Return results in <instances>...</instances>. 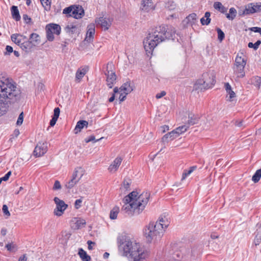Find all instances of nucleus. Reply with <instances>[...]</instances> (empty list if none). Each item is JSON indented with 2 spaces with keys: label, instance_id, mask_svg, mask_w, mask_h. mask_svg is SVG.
Wrapping results in <instances>:
<instances>
[{
  "label": "nucleus",
  "instance_id": "f257e3e1",
  "mask_svg": "<svg viewBox=\"0 0 261 261\" xmlns=\"http://www.w3.org/2000/svg\"><path fill=\"white\" fill-rule=\"evenodd\" d=\"M21 91L11 79L0 74V116L8 110L9 106L18 100Z\"/></svg>",
  "mask_w": 261,
  "mask_h": 261
},
{
  "label": "nucleus",
  "instance_id": "f03ea898",
  "mask_svg": "<svg viewBox=\"0 0 261 261\" xmlns=\"http://www.w3.org/2000/svg\"><path fill=\"white\" fill-rule=\"evenodd\" d=\"M175 31L172 26L162 25L152 28L143 41L146 51L152 53L160 43L167 39H174Z\"/></svg>",
  "mask_w": 261,
  "mask_h": 261
},
{
  "label": "nucleus",
  "instance_id": "7ed1b4c3",
  "mask_svg": "<svg viewBox=\"0 0 261 261\" xmlns=\"http://www.w3.org/2000/svg\"><path fill=\"white\" fill-rule=\"evenodd\" d=\"M149 197L148 192H143L139 195L138 192L133 191L123 198L121 211L129 216L139 215L147 205Z\"/></svg>",
  "mask_w": 261,
  "mask_h": 261
},
{
  "label": "nucleus",
  "instance_id": "20e7f679",
  "mask_svg": "<svg viewBox=\"0 0 261 261\" xmlns=\"http://www.w3.org/2000/svg\"><path fill=\"white\" fill-rule=\"evenodd\" d=\"M119 244V250L122 252V255L127 257L130 261H141L149 255V252L144 246L135 240L122 238Z\"/></svg>",
  "mask_w": 261,
  "mask_h": 261
},
{
  "label": "nucleus",
  "instance_id": "39448f33",
  "mask_svg": "<svg viewBox=\"0 0 261 261\" xmlns=\"http://www.w3.org/2000/svg\"><path fill=\"white\" fill-rule=\"evenodd\" d=\"M144 232L148 242L155 243L160 240L164 232L162 226L152 222L146 226Z\"/></svg>",
  "mask_w": 261,
  "mask_h": 261
},
{
  "label": "nucleus",
  "instance_id": "423d86ee",
  "mask_svg": "<svg viewBox=\"0 0 261 261\" xmlns=\"http://www.w3.org/2000/svg\"><path fill=\"white\" fill-rule=\"evenodd\" d=\"M215 82V77L213 73H204L202 79L197 80L194 84V89L203 90L210 88L213 86Z\"/></svg>",
  "mask_w": 261,
  "mask_h": 261
},
{
  "label": "nucleus",
  "instance_id": "0eeeda50",
  "mask_svg": "<svg viewBox=\"0 0 261 261\" xmlns=\"http://www.w3.org/2000/svg\"><path fill=\"white\" fill-rule=\"evenodd\" d=\"M63 13L76 19L81 18L84 15V10L80 5H72L66 8L63 10Z\"/></svg>",
  "mask_w": 261,
  "mask_h": 261
},
{
  "label": "nucleus",
  "instance_id": "6e6552de",
  "mask_svg": "<svg viewBox=\"0 0 261 261\" xmlns=\"http://www.w3.org/2000/svg\"><path fill=\"white\" fill-rule=\"evenodd\" d=\"M105 75L107 76V86L112 88L116 80V75L114 71V65L112 63H109L107 64Z\"/></svg>",
  "mask_w": 261,
  "mask_h": 261
},
{
  "label": "nucleus",
  "instance_id": "1a4fd4ad",
  "mask_svg": "<svg viewBox=\"0 0 261 261\" xmlns=\"http://www.w3.org/2000/svg\"><path fill=\"white\" fill-rule=\"evenodd\" d=\"M54 201L56 205V208L54 210V214L58 217L61 216L67 209L68 205L57 197L54 198Z\"/></svg>",
  "mask_w": 261,
  "mask_h": 261
},
{
  "label": "nucleus",
  "instance_id": "9d476101",
  "mask_svg": "<svg viewBox=\"0 0 261 261\" xmlns=\"http://www.w3.org/2000/svg\"><path fill=\"white\" fill-rule=\"evenodd\" d=\"M47 151V143L46 142H39L35 148L34 154L36 157H40L44 155Z\"/></svg>",
  "mask_w": 261,
  "mask_h": 261
},
{
  "label": "nucleus",
  "instance_id": "9b49d317",
  "mask_svg": "<svg viewBox=\"0 0 261 261\" xmlns=\"http://www.w3.org/2000/svg\"><path fill=\"white\" fill-rule=\"evenodd\" d=\"M261 11V5L256 3H250L246 6L244 14H250Z\"/></svg>",
  "mask_w": 261,
  "mask_h": 261
},
{
  "label": "nucleus",
  "instance_id": "f8f14e48",
  "mask_svg": "<svg viewBox=\"0 0 261 261\" xmlns=\"http://www.w3.org/2000/svg\"><path fill=\"white\" fill-rule=\"evenodd\" d=\"M95 27L93 23H91L88 25L87 32L86 36L85 38V41L91 42L93 41V36L95 32Z\"/></svg>",
  "mask_w": 261,
  "mask_h": 261
},
{
  "label": "nucleus",
  "instance_id": "ddd939ff",
  "mask_svg": "<svg viewBox=\"0 0 261 261\" xmlns=\"http://www.w3.org/2000/svg\"><path fill=\"white\" fill-rule=\"evenodd\" d=\"M123 157L118 156H117L113 162V163L110 165L108 168V170L110 172H116L120 165H121Z\"/></svg>",
  "mask_w": 261,
  "mask_h": 261
},
{
  "label": "nucleus",
  "instance_id": "4468645a",
  "mask_svg": "<svg viewBox=\"0 0 261 261\" xmlns=\"http://www.w3.org/2000/svg\"><path fill=\"white\" fill-rule=\"evenodd\" d=\"M95 22L97 24L100 25L105 30H108L111 25V21L109 19L102 17L96 19Z\"/></svg>",
  "mask_w": 261,
  "mask_h": 261
},
{
  "label": "nucleus",
  "instance_id": "2eb2a0df",
  "mask_svg": "<svg viewBox=\"0 0 261 261\" xmlns=\"http://www.w3.org/2000/svg\"><path fill=\"white\" fill-rule=\"evenodd\" d=\"M246 64V60L245 58V56L244 55L243 53H239L236 58L234 66H245Z\"/></svg>",
  "mask_w": 261,
  "mask_h": 261
},
{
  "label": "nucleus",
  "instance_id": "dca6fc26",
  "mask_svg": "<svg viewBox=\"0 0 261 261\" xmlns=\"http://www.w3.org/2000/svg\"><path fill=\"white\" fill-rule=\"evenodd\" d=\"M65 30L66 32L70 36L73 34H78L79 33V29L78 25L73 24H68L65 28Z\"/></svg>",
  "mask_w": 261,
  "mask_h": 261
},
{
  "label": "nucleus",
  "instance_id": "f3484780",
  "mask_svg": "<svg viewBox=\"0 0 261 261\" xmlns=\"http://www.w3.org/2000/svg\"><path fill=\"white\" fill-rule=\"evenodd\" d=\"M118 89L119 92L123 93V94L126 95L130 93L133 90V88L130 85V82H128L124 83Z\"/></svg>",
  "mask_w": 261,
  "mask_h": 261
},
{
  "label": "nucleus",
  "instance_id": "a211bd4d",
  "mask_svg": "<svg viewBox=\"0 0 261 261\" xmlns=\"http://www.w3.org/2000/svg\"><path fill=\"white\" fill-rule=\"evenodd\" d=\"M72 222H74V225L72 226V228L74 229H79L84 227L86 225V221L84 219L81 218H74Z\"/></svg>",
  "mask_w": 261,
  "mask_h": 261
},
{
  "label": "nucleus",
  "instance_id": "6ab92c4d",
  "mask_svg": "<svg viewBox=\"0 0 261 261\" xmlns=\"http://www.w3.org/2000/svg\"><path fill=\"white\" fill-rule=\"evenodd\" d=\"M155 223H158V224H160L161 226H162L164 231L165 229L169 226L170 222L167 216L165 215H161L160 217L159 220L155 222Z\"/></svg>",
  "mask_w": 261,
  "mask_h": 261
},
{
  "label": "nucleus",
  "instance_id": "aec40b11",
  "mask_svg": "<svg viewBox=\"0 0 261 261\" xmlns=\"http://www.w3.org/2000/svg\"><path fill=\"white\" fill-rule=\"evenodd\" d=\"M88 71L87 67L80 68L76 71L75 74V81L80 82Z\"/></svg>",
  "mask_w": 261,
  "mask_h": 261
},
{
  "label": "nucleus",
  "instance_id": "412c9836",
  "mask_svg": "<svg viewBox=\"0 0 261 261\" xmlns=\"http://www.w3.org/2000/svg\"><path fill=\"white\" fill-rule=\"evenodd\" d=\"M141 9L143 11H148L153 9L152 0H142Z\"/></svg>",
  "mask_w": 261,
  "mask_h": 261
},
{
  "label": "nucleus",
  "instance_id": "4be33fe9",
  "mask_svg": "<svg viewBox=\"0 0 261 261\" xmlns=\"http://www.w3.org/2000/svg\"><path fill=\"white\" fill-rule=\"evenodd\" d=\"M36 44H33L32 41L28 40L27 41H23L20 47L23 50L29 52L31 51L32 48Z\"/></svg>",
  "mask_w": 261,
  "mask_h": 261
},
{
  "label": "nucleus",
  "instance_id": "5701e85b",
  "mask_svg": "<svg viewBox=\"0 0 261 261\" xmlns=\"http://www.w3.org/2000/svg\"><path fill=\"white\" fill-rule=\"evenodd\" d=\"M177 137V135H176L175 132L173 130L171 131V132L165 135L162 140V142H168L170 141L173 140L174 139Z\"/></svg>",
  "mask_w": 261,
  "mask_h": 261
},
{
  "label": "nucleus",
  "instance_id": "b1692460",
  "mask_svg": "<svg viewBox=\"0 0 261 261\" xmlns=\"http://www.w3.org/2000/svg\"><path fill=\"white\" fill-rule=\"evenodd\" d=\"M244 68L245 66H233L234 73L238 77H243L245 76V73L244 71Z\"/></svg>",
  "mask_w": 261,
  "mask_h": 261
},
{
  "label": "nucleus",
  "instance_id": "393cba45",
  "mask_svg": "<svg viewBox=\"0 0 261 261\" xmlns=\"http://www.w3.org/2000/svg\"><path fill=\"white\" fill-rule=\"evenodd\" d=\"M46 29L48 30H50L53 33L59 35L61 32V27L59 25L57 24H49L46 25Z\"/></svg>",
  "mask_w": 261,
  "mask_h": 261
},
{
  "label": "nucleus",
  "instance_id": "a878e982",
  "mask_svg": "<svg viewBox=\"0 0 261 261\" xmlns=\"http://www.w3.org/2000/svg\"><path fill=\"white\" fill-rule=\"evenodd\" d=\"M188 119L187 122L188 126L196 124L199 121V117L192 113H189Z\"/></svg>",
  "mask_w": 261,
  "mask_h": 261
},
{
  "label": "nucleus",
  "instance_id": "bb28decb",
  "mask_svg": "<svg viewBox=\"0 0 261 261\" xmlns=\"http://www.w3.org/2000/svg\"><path fill=\"white\" fill-rule=\"evenodd\" d=\"M88 124V122L86 120L79 121L77 122L76 125L75 127L74 130L75 134L78 133L85 126H87Z\"/></svg>",
  "mask_w": 261,
  "mask_h": 261
},
{
  "label": "nucleus",
  "instance_id": "cd10ccee",
  "mask_svg": "<svg viewBox=\"0 0 261 261\" xmlns=\"http://www.w3.org/2000/svg\"><path fill=\"white\" fill-rule=\"evenodd\" d=\"M225 90L229 95L228 99L229 101H233V98L236 97L235 93L232 90L231 86L229 83H227L225 84Z\"/></svg>",
  "mask_w": 261,
  "mask_h": 261
},
{
  "label": "nucleus",
  "instance_id": "c85d7f7f",
  "mask_svg": "<svg viewBox=\"0 0 261 261\" xmlns=\"http://www.w3.org/2000/svg\"><path fill=\"white\" fill-rule=\"evenodd\" d=\"M22 35L18 34H15L12 35L11 38L12 41L14 42L16 44L20 46L22 42Z\"/></svg>",
  "mask_w": 261,
  "mask_h": 261
},
{
  "label": "nucleus",
  "instance_id": "c756f323",
  "mask_svg": "<svg viewBox=\"0 0 261 261\" xmlns=\"http://www.w3.org/2000/svg\"><path fill=\"white\" fill-rule=\"evenodd\" d=\"M211 16V13L209 12H206L204 14V16L200 19V22L202 25H208L210 24L211 22V18H210Z\"/></svg>",
  "mask_w": 261,
  "mask_h": 261
},
{
  "label": "nucleus",
  "instance_id": "7c9ffc66",
  "mask_svg": "<svg viewBox=\"0 0 261 261\" xmlns=\"http://www.w3.org/2000/svg\"><path fill=\"white\" fill-rule=\"evenodd\" d=\"M11 13L12 17L16 21H18L20 19L19 11L17 6H13L11 7Z\"/></svg>",
  "mask_w": 261,
  "mask_h": 261
},
{
  "label": "nucleus",
  "instance_id": "2f4dec72",
  "mask_svg": "<svg viewBox=\"0 0 261 261\" xmlns=\"http://www.w3.org/2000/svg\"><path fill=\"white\" fill-rule=\"evenodd\" d=\"M78 254L83 261H89L91 259L90 256L82 248L79 249Z\"/></svg>",
  "mask_w": 261,
  "mask_h": 261
},
{
  "label": "nucleus",
  "instance_id": "473e14b6",
  "mask_svg": "<svg viewBox=\"0 0 261 261\" xmlns=\"http://www.w3.org/2000/svg\"><path fill=\"white\" fill-rule=\"evenodd\" d=\"M119 207L117 206H114L110 212V218L112 220H115L117 217V215L119 212Z\"/></svg>",
  "mask_w": 261,
  "mask_h": 261
},
{
  "label": "nucleus",
  "instance_id": "72a5a7b5",
  "mask_svg": "<svg viewBox=\"0 0 261 261\" xmlns=\"http://www.w3.org/2000/svg\"><path fill=\"white\" fill-rule=\"evenodd\" d=\"M179 255L178 253H173L172 256L170 255H166L165 256V261H178Z\"/></svg>",
  "mask_w": 261,
  "mask_h": 261
},
{
  "label": "nucleus",
  "instance_id": "f704fd0d",
  "mask_svg": "<svg viewBox=\"0 0 261 261\" xmlns=\"http://www.w3.org/2000/svg\"><path fill=\"white\" fill-rule=\"evenodd\" d=\"M189 128V126L187 124L184 125L180 126L178 127L175 129L174 130L175 132L176 135H177V137L182 133L186 132Z\"/></svg>",
  "mask_w": 261,
  "mask_h": 261
},
{
  "label": "nucleus",
  "instance_id": "c9c22d12",
  "mask_svg": "<svg viewBox=\"0 0 261 261\" xmlns=\"http://www.w3.org/2000/svg\"><path fill=\"white\" fill-rule=\"evenodd\" d=\"M82 176V174L81 175L80 177H78V179L77 180H74L72 178H71L67 184L65 185V187L67 189H70L72 188H73L74 185H75L80 180L81 177Z\"/></svg>",
  "mask_w": 261,
  "mask_h": 261
},
{
  "label": "nucleus",
  "instance_id": "e433bc0d",
  "mask_svg": "<svg viewBox=\"0 0 261 261\" xmlns=\"http://www.w3.org/2000/svg\"><path fill=\"white\" fill-rule=\"evenodd\" d=\"M39 38H40V37L39 36V35H38L36 33H32L30 35V41H32V43L33 44H38L39 42Z\"/></svg>",
  "mask_w": 261,
  "mask_h": 261
},
{
  "label": "nucleus",
  "instance_id": "4c0bfd02",
  "mask_svg": "<svg viewBox=\"0 0 261 261\" xmlns=\"http://www.w3.org/2000/svg\"><path fill=\"white\" fill-rule=\"evenodd\" d=\"M214 7L215 9L218 10L222 13H224L226 11V8L222 5L220 2H215L214 4Z\"/></svg>",
  "mask_w": 261,
  "mask_h": 261
},
{
  "label": "nucleus",
  "instance_id": "58836bf2",
  "mask_svg": "<svg viewBox=\"0 0 261 261\" xmlns=\"http://www.w3.org/2000/svg\"><path fill=\"white\" fill-rule=\"evenodd\" d=\"M261 177V168L257 170L255 174L253 175L252 180L254 181V182H257Z\"/></svg>",
  "mask_w": 261,
  "mask_h": 261
},
{
  "label": "nucleus",
  "instance_id": "ea45409f",
  "mask_svg": "<svg viewBox=\"0 0 261 261\" xmlns=\"http://www.w3.org/2000/svg\"><path fill=\"white\" fill-rule=\"evenodd\" d=\"M237 11L233 8H231L229 9V13L226 14V17L229 19L232 20L236 17Z\"/></svg>",
  "mask_w": 261,
  "mask_h": 261
},
{
  "label": "nucleus",
  "instance_id": "a19ab883",
  "mask_svg": "<svg viewBox=\"0 0 261 261\" xmlns=\"http://www.w3.org/2000/svg\"><path fill=\"white\" fill-rule=\"evenodd\" d=\"M187 22L190 23L191 25L195 23L197 19V15L195 13H192L187 17Z\"/></svg>",
  "mask_w": 261,
  "mask_h": 261
},
{
  "label": "nucleus",
  "instance_id": "79ce46f5",
  "mask_svg": "<svg viewBox=\"0 0 261 261\" xmlns=\"http://www.w3.org/2000/svg\"><path fill=\"white\" fill-rule=\"evenodd\" d=\"M40 2L45 10L48 11L50 10L51 0H40Z\"/></svg>",
  "mask_w": 261,
  "mask_h": 261
},
{
  "label": "nucleus",
  "instance_id": "37998d69",
  "mask_svg": "<svg viewBox=\"0 0 261 261\" xmlns=\"http://www.w3.org/2000/svg\"><path fill=\"white\" fill-rule=\"evenodd\" d=\"M261 41L260 40H257L255 43H253L252 42H249L248 44V46L249 48H253L254 50H256L259 45L260 44Z\"/></svg>",
  "mask_w": 261,
  "mask_h": 261
},
{
  "label": "nucleus",
  "instance_id": "c03bdc74",
  "mask_svg": "<svg viewBox=\"0 0 261 261\" xmlns=\"http://www.w3.org/2000/svg\"><path fill=\"white\" fill-rule=\"evenodd\" d=\"M131 184V180L130 179H124L123 183V188L125 190H128L129 189V186Z\"/></svg>",
  "mask_w": 261,
  "mask_h": 261
},
{
  "label": "nucleus",
  "instance_id": "a18cd8bd",
  "mask_svg": "<svg viewBox=\"0 0 261 261\" xmlns=\"http://www.w3.org/2000/svg\"><path fill=\"white\" fill-rule=\"evenodd\" d=\"M217 33H218V39L220 41H222L224 37H225V35H224V33H223V32L219 28H217Z\"/></svg>",
  "mask_w": 261,
  "mask_h": 261
},
{
  "label": "nucleus",
  "instance_id": "49530a36",
  "mask_svg": "<svg viewBox=\"0 0 261 261\" xmlns=\"http://www.w3.org/2000/svg\"><path fill=\"white\" fill-rule=\"evenodd\" d=\"M46 29V37L48 41H52L54 39V33L50 30Z\"/></svg>",
  "mask_w": 261,
  "mask_h": 261
},
{
  "label": "nucleus",
  "instance_id": "de8ad7c7",
  "mask_svg": "<svg viewBox=\"0 0 261 261\" xmlns=\"http://www.w3.org/2000/svg\"><path fill=\"white\" fill-rule=\"evenodd\" d=\"M254 84L257 87L261 88V77L259 76H256L253 79Z\"/></svg>",
  "mask_w": 261,
  "mask_h": 261
},
{
  "label": "nucleus",
  "instance_id": "09e8293b",
  "mask_svg": "<svg viewBox=\"0 0 261 261\" xmlns=\"http://www.w3.org/2000/svg\"><path fill=\"white\" fill-rule=\"evenodd\" d=\"M113 92L114 93H113L112 96L109 99V101L110 102H113L115 98V94L119 92V90L117 87H115L113 90Z\"/></svg>",
  "mask_w": 261,
  "mask_h": 261
},
{
  "label": "nucleus",
  "instance_id": "8fccbe9b",
  "mask_svg": "<svg viewBox=\"0 0 261 261\" xmlns=\"http://www.w3.org/2000/svg\"><path fill=\"white\" fill-rule=\"evenodd\" d=\"M71 236V233L67 231H63L62 232V237L67 241Z\"/></svg>",
  "mask_w": 261,
  "mask_h": 261
},
{
  "label": "nucleus",
  "instance_id": "3c124183",
  "mask_svg": "<svg viewBox=\"0 0 261 261\" xmlns=\"http://www.w3.org/2000/svg\"><path fill=\"white\" fill-rule=\"evenodd\" d=\"M62 186L61 185V184L59 180H56L55 181L53 189L54 190H59L61 189Z\"/></svg>",
  "mask_w": 261,
  "mask_h": 261
},
{
  "label": "nucleus",
  "instance_id": "603ef678",
  "mask_svg": "<svg viewBox=\"0 0 261 261\" xmlns=\"http://www.w3.org/2000/svg\"><path fill=\"white\" fill-rule=\"evenodd\" d=\"M23 121V113L21 112L18 118L17 121L16 122V124L17 125H20L22 124Z\"/></svg>",
  "mask_w": 261,
  "mask_h": 261
},
{
  "label": "nucleus",
  "instance_id": "864d4df0",
  "mask_svg": "<svg viewBox=\"0 0 261 261\" xmlns=\"http://www.w3.org/2000/svg\"><path fill=\"white\" fill-rule=\"evenodd\" d=\"M2 210L5 215L8 217L10 216V213L8 210V207L6 204L3 205Z\"/></svg>",
  "mask_w": 261,
  "mask_h": 261
},
{
  "label": "nucleus",
  "instance_id": "5fc2aeb1",
  "mask_svg": "<svg viewBox=\"0 0 261 261\" xmlns=\"http://www.w3.org/2000/svg\"><path fill=\"white\" fill-rule=\"evenodd\" d=\"M211 121H212L211 120H210L208 121L207 120H206V122H204L203 124H201V125H203V127H204V129H209L210 126L211 125H212V124L211 123Z\"/></svg>",
  "mask_w": 261,
  "mask_h": 261
},
{
  "label": "nucleus",
  "instance_id": "6e6d98bb",
  "mask_svg": "<svg viewBox=\"0 0 261 261\" xmlns=\"http://www.w3.org/2000/svg\"><path fill=\"white\" fill-rule=\"evenodd\" d=\"M6 248L7 249V250L9 251H13V249L15 248V245L13 244H7L6 245Z\"/></svg>",
  "mask_w": 261,
  "mask_h": 261
},
{
  "label": "nucleus",
  "instance_id": "4d7b16f0",
  "mask_svg": "<svg viewBox=\"0 0 261 261\" xmlns=\"http://www.w3.org/2000/svg\"><path fill=\"white\" fill-rule=\"evenodd\" d=\"M60 113V110L59 108H56L54 111V117L58 118Z\"/></svg>",
  "mask_w": 261,
  "mask_h": 261
},
{
  "label": "nucleus",
  "instance_id": "13d9d810",
  "mask_svg": "<svg viewBox=\"0 0 261 261\" xmlns=\"http://www.w3.org/2000/svg\"><path fill=\"white\" fill-rule=\"evenodd\" d=\"M102 138H101L100 139V140L102 139ZM95 140V137L94 136H91L89 138L85 139V141L86 143H89L90 142L93 141H94L95 142H96V141L99 140V139L97 140Z\"/></svg>",
  "mask_w": 261,
  "mask_h": 261
},
{
  "label": "nucleus",
  "instance_id": "bf43d9fd",
  "mask_svg": "<svg viewBox=\"0 0 261 261\" xmlns=\"http://www.w3.org/2000/svg\"><path fill=\"white\" fill-rule=\"evenodd\" d=\"M23 19L24 20L25 22L27 24H29L31 22V18L29 17V16L27 14L23 15Z\"/></svg>",
  "mask_w": 261,
  "mask_h": 261
},
{
  "label": "nucleus",
  "instance_id": "052dcab7",
  "mask_svg": "<svg viewBox=\"0 0 261 261\" xmlns=\"http://www.w3.org/2000/svg\"><path fill=\"white\" fill-rule=\"evenodd\" d=\"M191 173V171L185 170L182 175L181 180H184L186 179L187 176Z\"/></svg>",
  "mask_w": 261,
  "mask_h": 261
},
{
  "label": "nucleus",
  "instance_id": "680f3d73",
  "mask_svg": "<svg viewBox=\"0 0 261 261\" xmlns=\"http://www.w3.org/2000/svg\"><path fill=\"white\" fill-rule=\"evenodd\" d=\"M11 175V171H9L4 177H1V178L3 181H7L8 180Z\"/></svg>",
  "mask_w": 261,
  "mask_h": 261
},
{
  "label": "nucleus",
  "instance_id": "e2e57ef3",
  "mask_svg": "<svg viewBox=\"0 0 261 261\" xmlns=\"http://www.w3.org/2000/svg\"><path fill=\"white\" fill-rule=\"evenodd\" d=\"M117 94H119V99L120 102L123 101L126 98V95L124 94L123 93L118 92Z\"/></svg>",
  "mask_w": 261,
  "mask_h": 261
},
{
  "label": "nucleus",
  "instance_id": "0e129e2a",
  "mask_svg": "<svg viewBox=\"0 0 261 261\" xmlns=\"http://www.w3.org/2000/svg\"><path fill=\"white\" fill-rule=\"evenodd\" d=\"M82 201L81 199H77L75 201V207L76 209L79 208L81 207V204L82 203Z\"/></svg>",
  "mask_w": 261,
  "mask_h": 261
},
{
  "label": "nucleus",
  "instance_id": "69168bd1",
  "mask_svg": "<svg viewBox=\"0 0 261 261\" xmlns=\"http://www.w3.org/2000/svg\"><path fill=\"white\" fill-rule=\"evenodd\" d=\"M250 30L255 33H260L261 28L259 27H252L250 28Z\"/></svg>",
  "mask_w": 261,
  "mask_h": 261
},
{
  "label": "nucleus",
  "instance_id": "338daca9",
  "mask_svg": "<svg viewBox=\"0 0 261 261\" xmlns=\"http://www.w3.org/2000/svg\"><path fill=\"white\" fill-rule=\"evenodd\" d=\"M165 95H166V92L164 91H163L161 93L156 94L155 97L157 99H159V98H162Z\"/></svg>",
  "mask_w": 261,
  "mask_h": 261
},
{
  "label": "nucleus",
  "instance_id": "774afa93",
  "mask_svg": "<svg viewBox=\"0 0 261 261\" xmlns=\"http://www.w3.org/2000/svg\"><path fill=\"white\" fill-rule=\"evenodd\" d=\"M57 120H58V118L53 117L52 119L50 121V123H49L50 125L51 126H54L55 125Z\"/></svg>",
  "mask_w": 261,
  "mask_h": 261
}]
</instances>
